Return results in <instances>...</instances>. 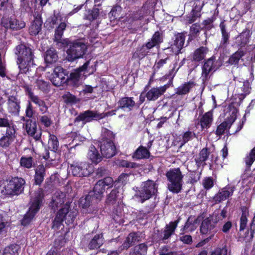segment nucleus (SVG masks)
Wrapping results in <instances>:
<instances>
[{"label": "nucleus", "mask_w": 255, "mask_h": 255, "mask_svg": "<svg viewBox=\"0 0 255 255\" xmlns=\"http://www.w3.org/2000/svg\"><path fill=\"white\" fill-rule=\"evenodd\" d=\"M15 54L17 56V63L20 72L26 73L30 71L34 66V55L32 50L24 44H20L15 47Z\"/></svg>", "instance_id": "obj_1"}, {"label": "nucleus", "mask_w": 255, "mask_h": 255, "mask_svg": "<svg viewBox=\"0 0 255 255\" xmlns=\"http://www.w3.org/2000/svg\"><path fill=\"white\" fill-rule=\"evenodd\" d=\"M43 198V191L41 188L38 187L31 191L29 210L24 215L21 223H28L32 220L42 204Z\"/></svg>", "instance_id": "obj_2"}, {"label": "nucleus", "mask_w": 255, "mask_h": 255, "mask_svg": "<svg viewBox=\"0 0 255 255\" xmlns=\"http://www.w3.org/2000/svg\"><path fill=\"white\" fill-rule=\"evenodd\" d=\"M114 134L111 130L103 128L102 131V138L100 141V147L102 156L111 158L116 153V147L113 141Z\"/></svg>", "instance_id": "obj_3"}, {"label": "nucleus", "mask_w": 255, "mask_h": 255, "mask_svg": "<svg viewBox=\"0 0 255 255\" xmlns=\"http://www.w3.org/2000/svg\"><path fill=\"white\" fill-rule=\"evenodd\" d=\"M168 181V189L173 193H178L181 192L183 183V175L179 168L169 169L166 173Z\"/></svg>", "instance_id": "obj_4"}, {"label": "nucleus", "mask_w": 255, "mask_h": 255, "mask_svg": "<svg viewBox=\"0 0 255 255\" xmlns=\"http://www.w3.org/2000/svg\"><path fill=\"white\" fill-rule=\"evenodd\" d=\"M157 189L158 185L155 181L148 180L142 183L140 189L135 196L143 203L154 195L157 192Z\"/></svg>", "instance_id": "obj_5"}, {"label": "nucleus", "mask_w": 255, "mask_h": 255, "mask_svg": "<svg viewBox=\"0 0 255 255\" xmlns=\"http://www.w3.org/2000/svg\"><path fill=\"white\" fill-rule=\"evenodd\" d=\"M92 171V166L86 161L74 162L69 167V171H71L74 176H87L90 175Z\"/></svg>", "instance_id": "obj_6"}, {"label": "nucleus", "mask_w": 255, "mask_h": 255, "mask_svg": "<svg viewBox=\"0 0 255 255\" xmlns=\"http://www.w3.org/2000/svg\"><path fill=\"white\" fill-rule=\"evenodd\" d=\"M25 180L22 178L15 177L9 181L3 192L8 195H17L23 191Z\"/></svg>", "instance_id": "obj_7"}, {"label": "nucleus", "mask_w": 255, "mask_h": 255, "mask_svg": "<svg viewBox=\"0 0 255 255\" xmlns=\"http://www.w3.org/2000/svg\"><path fill=\"white\" fill-rule=\"evenodd\" d=\"M87 49L85 43L80 41L71 43L67 49V58L70 61L81 57Z\"/></svg>", "instance_id": "obj_8"}, {"label": "nucleus", "mask_w": 255, "mask_h": 255, "mask_svg": "<svg viewBox=\"0 0 255 255\" xmlns=\"http://www.w3.org/2000/svg\"><path fill=\"white\" fill-rule=\"evenodd\" d=\"M76 214L75 212H69L68 206H65L57 213L53 223H71L74 221Z\"/></svg>", "instance_id": "obj_9"}, {"label": "nucleus", "mask_w": 255, "mask_h": 255, "mask_svg": "<svg viewBox=\"0 0 255 255\" xmlns=\"http://www.w3.org/2000/svg\"><path fill=\"white\" fill-rule=\"evenodd\" d=\"M237 113V110L236 109L232 108L230 110L229 114L230 117L217 127L216 134L218 135L223 134L227 129L230 128L231 125L236 119Z\"/></svg>", "instance_id": "obj_10"}, {"label": "nucleus", "mask_w": 255, "mask_h": 255, "mask_svg": "<svg viewBox=\"0 0 255 255\" xmlns=\"http://www.w3.org/2000/svg\"><path fill=\"white\" fill-rule=\"evenodd\" d=\"M22 120L25 121L23 127L28 135L33 137L35 140H38L41 138V132L37 129V125L35 121L30 119L25 120L24 117Z\"/></svg>", "instance_id": "obj_11"}, {"label": "nucleus", "mask_w": 255, "mask_h": 255, "mask_svg": "<svg viewBox=\"0 0 255 255\" xmlns=\"http://www.w3.org/2000/svg\"><path fill=\"white\" fill-rule=\"evenodd\" d=\"M1 22L5 28H10L15 30L21 29L25 26V23L23 21L14 18L3 17Z\"/></svg>", "instance_id": "obj_12"}, {"label": "nucleus", "mask_w": 255, "mask_h": 255, "mask_svg": "<svg viewBox=\"0 0 255 255\" xmlns=\"http://www.w3.org/2000/svg\"><path fill=\"white\" fill-rule=\"evenodd\" d=\"M103 116L102 114L97 113L96 112L87 110L81 113L75 119L76 121H82L84 124L90 122L93 120L102 119Z\"/></svg>", "instance_id": "obj_13"}, {"label": "nucleus", "mask_w": 255, "mask_h": 255, "mask_svg": "<svg viewBox=\"0 0 255 255\" xmlns=\"http://www.w3.org/2000/svg\"><path fill=\"white\" fill-rule=\"evenodd\" d=\"M255 230V224H240L239 234L241 238H244L246 242L253 238Z\"/></svg>", "instance_id": "obj_14"}, {"label": "nucleus", "mask_w": 255, "mask_h": 255, "mask_svg": "<svg viewBox=\"0 0 255 255\" xmlns=\"http://www.w3.org/2000/svg\"><path fill=\"white\" fill-rule=\"evenodd\" d=\"M15 133V128H8L5 135L0 138V147L4 148L8 147L14 139Z\"/></svg>", "instance_id": "obj_15"}, {"label": "nucleus", "mask_w": 255, "mask_h": 255, "mask_svg": "<svg viewBox=\"0 0 255 255\" xmlns=\"http://www.w3.org/2000/svg\"><path fill=\"white\" fill-rule=\"evenodd\" d=\"M234 191V187H226L214 196L213 200L216 203L221 202L232 196Z\"/></svg>", "instance_id": "obj_16"}, {"label": "nucleus", "mask_w": 255, "mask_h": 255, "mask_svg": "<svg viewBox=\"0 0 255 255\" xmlns=\"http://www.w3.org/2000/svg\"><path fill=\"white\" fill-rule=\"evenodd\" d=\"M214 59L213 58H209L204 63L202 68V80L206 81L209 77L210 72L215 71L216 69L214 63Z\"/></svg>", "instance_id": "obj_17"}, {"label": "nucleus", "mask_w": 255, "mask_h": 255, "mask_svg": "<svg viewBox=\"0 0 255 255\" xmlns=\"http://www.w3.org/2000/svg\"><path fill=\"white\" fill-rule=\"evenodd\" d=\"M167 87L168 86L165 85L158 88H152L146 94V97L149 101H155L163 94Z\"/></svg>", "instance_id": "obj_18"}, {"label": "nucleus", "mask_w": 255, "mask_h": 255, "mask_svg": "<svg viewBox=\"0 0 255 255\" xmlns=\"http://www.w3.org/2000/svg\"><path fill=\"white\" fill-rule=\"evenodd\" d=\"M135 106V103L131 97H124L118 102V109H121L125 112L131 111Z\"/></svg>", "instance_id": "obj_19"}, {"label": "nucleus", "mask_w": 255, "mask_h": 255, "mask_svg": "<svg viewBox=\"0 0 255 255\" xmlns=\"http://www.w3.org/2000/svg\"><path fill=\"white\" fill-rule=\"evenodd\" d=\"M20 101L16 96H9L8 97L7 105L9 112L17 114L20 109Z\"/></svg>", "instance_id": "obj_20"}, {"label": "nucleus", "mask_w": 255, "mask_h": 255, "mask_svg": "<svg viewBox=\"0 0 255 255\" xmlns=\"http://www.w3.org/2000/svg\"><path fill=\"white\" fill-rule=\"evenodd\" d=\"M101 183V182L98 181L95 184L93 191L89 192L92 197L96 199V203L101 200L106 189V188L103 186Z\"/></svg>", "instance_id": "obj_21"}, {"label": "nucleus", "mask_w": 255, "mask_h": 255, "mask_svg": "<svg viewBox=\"0 0 255 255\" xmlns=\"http://www.w3.org/2000/svg\"><path fill=\"white\" fill-rule=\"evenodd\" d=\"M28 96L31 101L36 105L41 112L44 113L47 110V107L45 102L38 96L35 95L31 91H28Z\"/></svg>", "instance_id": "obj_22"}, {"label": "nucleus", "mask_w": 255, "mask_h": 255, "mask_svg": "<svg viewBox=\"0 0 255 255\" xmlns=\"http://www.w3.org/2000/svg\"><path fill=\"white\" fill-rule=\"evenodd\" d=\"M139 237L135 233H131L126 238V239L122 246L119 248V250L122 251L125 249H128L130 246L134 245L135 243L139 241Z\"/></svg>", "instance_id": "obj_23"}, {"label": "nucleus", "mask_w": 255, "mask_h": 255, "mask_svg": "<svg viewBox=\"0 0 255 255\" xmlns=\"http://www.w3.org/2000/svg\"><path fill=\"white\" fill-rule=\"evenodd\" d=\"M87 156L89 160L96 164L100 162L103 159V156L99 153L98 150L94 146L90 147Z\"/></svg>", "instance_id": "obj_24"}, {"label": "nucleus", "mask_w": 255, "mask_h": 255, "mask_svg": "<svg viewBox=\"0 0 255 255\" xmlns=\"http://www.w3.org/2000/svg\"><path fill=\"white\" fill-rule=\"evenodd\" d=\"M209 50L206 47H201L193 52L192 55V60L195 62H199L203 60L208 53Z\"/></svg>", "instance_id": "obj_25"}, {"label": "nucleus", "mask_w": 255, "mask_h": 255, "mask_svg": "<svg viewBox=\"0 0 255 255\" xmlns=\"http://www.w3.org/2000/svg\"><path fill=\"white\" fill-rule=\"evenodd\" d=\"M162 37L161 33L158 31H156L153 35L150 41L145 44V46L143 47L142 49L145 47L148 49H150L152 47L158 45L162 42Z\"/></svg>", "instance_id": "obj_26"}, {"label": "nucleus", "mask_w": 255, "mask_h": 255, "mask_svg": "<svg viewBox=\"0 0 255 255\" xmlns=\"http://www.w3.org/2000/svg\"><path fill=\"white\" fill-rule=\"evenodd\" d=\"M213 121V113L209 111L206 113L201 118L200 122L202 129L208 128L211 125Z\"/></svg>", "instance_id": "obj_27"}, {"label": "nucleus", "mask_w": 255, "mask_h": 255, "mask_svg": "<svg viewBox=\"0 0 255 255\" xmlns=\"http://www.w3.org/2000/svg\"><path fill=\"white\" fill-rule=\"evenodd\" d=\"M34 180L36 185H40L44 180L45 170L43 165H38L35 170Z\"/></svg>", "instance_id": "obj_28"}, {"label": "nucleus", "mask_w": 255, "mask_h": 255, "mask_svg": "<svg viewBox=\"0 0 255 255\" xmlns=\"http://www.w3.org/2000/svg\"><path fill=\"white\" fill-rule=\"evenodd\" d=\"M150 152L145 147L140 146L134 152L132 157L137 159L148 158L149 157Z\"/></svg>", "instance_id": "obj_29"}, {"label": "nucleus", "mask_w": 255, "mask_h": 255, "mask_svg": "<svg viewBox=\"0 0 255 255\" xmlns=\"http://www.w3.org/2000/svg\"><path fill=\"white\" fill-rule=\"evenodd\" d=\"M42 22L40 18L36 17L31 23L29 27V33L31 35H36L41 30Z\"/></svg>", "instance_id": "obj_30"}, {"label": "nucleus", "mask_w": 255, "mask_h": 255, "mask_svg": "<svg viewBox=\"0 0 255 255\" xmlns=\"http://www.w3.org/2000/svg\"><path fill=\"white\" fill-rule=\"evenodd\" d=\"M104 242L102 234L97 235L90 242L89 248L91 250L98 249L104 244Z\"/></svg>", "instance_id": "obj_31"}, {"label": "nucleus", "mask_w": 255, "mask_h": 255, "mask_svg": "<svg viewBox=\"0 0 255 255\" xmlns=\"http://www.w3.org/2000/svg\"><path fill=\"white\" fill-rule=\"evenodd\" d=\"M66 26V24L65 23L61 22L55 30L54 39L55 41L58 43H61L62 44L67 43V41L66 40H62L61 39L63 31L65 29Z\"/></svg>", "instance_id": "obj_32"}, {"label": "nucleus", "mask_w": 255, "mask_h": 255, "mask_svg": "<svg viewBox=\"0 0 255 255\" xmlns=\"http://www.w3.org/2000/svg\"><path fill=\"white\" fill-rule=\"evenodd\" d=\"M246 53V50L240 48L229 58V63L232 65H237L240 59Z\"/></svg>", "instance_id": "obj_33"}, {"label": "nucleus", "mask_w": 255, "mask_h": 255, "mask_svg": "<svg viewBox=\"0 0 255 255\" xmlns=\"http://www.w3.org/2000/svg\"><path fill=\"white\" fill-rule=\"evenodd\" d=\"M195 86L192 81L185 83L179 86L176 90V93L178 95H185L187 94L190 90Z\"/></svg>", "instance_id": "obj_34"}, {"label": "nucleus", "mask_w": 255, "mask_h": 255, "mask_svg": "<svg viewBox=\"0 0 255 255\" xmlns=\"http://www.w3.org/2000/svg\"><path fill=\"white\" fill-rule=\"evenodd\" d=\"M209 155V151L207 148H203L199 154L198 157L195 159L196 164L198 166L205 164V161L207 160Z\"/></svg>", "instance_id": "obj_35"}, {"label": "nucleus", "mask_w": 255, "mask_h": 255, "mask_svg": "<svg viewBox=\"0 0 255 255\" xmlns=\"http://www.w3.org/2000/svg\"><path fill=\"white\" fill-rule=\"evenodd\" d=\"M185 38V36L183 33H178L176 35L173 46L176 47V49L175 48V50L176 52H179L182 48L184 44Z\"/></svg>", "instance_id": "obj_36"}, {"label": "nucleus", "mask_w": 255, "mask_h": 255, "mask_svg": "<svg viewBox=\"0 0 255 255\" xmlns=\"http://www.w3.org/2000/svg\"><path fill=\"white\" fill-rule=\"evenodd\" d=\"M58 56L56 51L53 49H49L45 52L44 59L47 63H52L57 61Z\"/></svg>", "instance_id": "obj_37"}, {"label": "nucleus", "mask_w": 255, "mask_h": 255, "mask_svg": "<svg viewBox=\"0 0 255 255\" xmlns=\"http://www.w3.org/2000/svg\"><path fill=\"white\" fill-rule=\"evenodd\" d=\"M48 147L51 150L55 152L59 147V142L57 137L49 133Z\"/></svg>", "instance_id": "obj_38"}, {"label": "nucleus", "mask_w": 255, "mask_h": 255, "mask_svg": "<svg viewBox=\"0 0 255 255\" xmlns=\"http://www.w3.org/2000/svg\"><path fill=\"white\" fill-rule=\"evenodd\" d=\"M89 61L86 62L82 67L75 70L73 72L70 74V78L72 80L78 81L81 76L82 75V72L85 71L89 65Z\"/></svg>", "instance_id": "obj_39"}, {"label": "nucleus", "mask_w": 255, "mask_h": 255, "mask_svg": "<svg viewBox=\"0 0 255 255\" xmlns=\"http://www.w3.org/2000/svg\"><path fill=\"white\" fill-rule=\"evenodd\" d=\"M244 160L247 166L246 171L247 172L250 170V167L255 160V147L247 154Z\"/></svg>", "instance_id": "obj_40"}, {"label": "nucleus", "mask_w": 255, "mask_h": 255, "mask_svg": "<svg viewBox=\"0 0 255 255\" xmlns=\"http://www.w3.org/2000/svg\"><path fill=\"white\" fill-rule=\"evenodd\" d=\"M94 198L92 197L91 194H89L85 196L80 198L79 201V206L83 209L89 207L91 203Z\"/></svg>", "instance_id": "obj_41"}, {"label": "nucleus", "mask_w": 255, "mask_h": 255, "mask_svg": "<svg viewBox=\"0 0 255 255\" xmlns=\"http://www.w3.org/2000/svg\"><path fill=\"white\" fill-rule=\"evenodd\" d=\"M201 10V7H195L192 10V14L190 16H188L187 19V21L189 23H192L194 22L197 17H199L201 16L200 11Z\"/></svg>", "instance_id": "obj_42"}, {"label": "nucleus", "mask_w": 255, "mask_h": 255, "mask_svg": "<svg viewBox=\"0 0 255 255\" xmlns=\"http://www.w3.org/2000/svg\"><path fill=\"white\" fill-rule=\"evenodd\" d=\"M249 38V34L245 32H243L237 37V43L239 46H244L248 42Z\"/></svg>", "instance_id": "obj_43"}, {"label": "nucleus", "mask_w": 255, "mask_h": 255, "mask_svg": "<svg viewBox=\"0 0 255 255\" xmlns=\"http://www.w3.org/2000/svg\"><path fill=\"white\" fill-rule=\"evenodd\" d=\"M119 196V191L117 190H113L108 195L106 202L109 205H113L115 203L118 197Z\"/></svg>", "instance_id": "obj_44"}, {"label": "nucleus", "mask_w": 255, "mask_h": 255, "mask_svg": "<svg viewBox=\"0 0 255 255\" xmlns=\"http://www.w3.org/2000/svg\"><path fill=\"white\" fill-rule=\"evenodd\" d=\"M17 246L10 245L3 250L1 255H16L17 253Z\"/></svg>", "instance_id": "obj_45"}, {"label": "nucleus", "mask_w": 255, "mask_h": 255, "mask_svg": "<svg viewBox=\"0 0 255 255\" xmlns=\"http://www.w3.org/2000/svg\"><path fill=\"white\" fill-rule=\"evenodd\" d=\"M116 164L119 166L127 168H134L137 166L136 163L128 162L125 160H117L116 161Z\"/></svg>", "instance_id": "obj_46"}, {"label": "nucleus", "mask_w": 255, "mask_h": 255, "mask_svg": "<svg viewBox=\"0 0 255 255\" xmlns=\"http://www.w3.org/2000/svg\"><path fill=\"white\" fill-rule=\"evenodd\" d=\"M95 6L92 10L88 11V13L85 15V18L92 21L97 18L99 13V9L95 5Z\"/></svg>", "instance_id": "obj_47"}, {"label": "nucleus", "mask_w": 255, "mask_h": 255, "mask_svg": "<svg viewBox=\"0 0 255 255\" xmlns=\"http://www.w3.org/2000/svg\"><path fill=\"white\" fill-rule=\"evenodd\" d=\"M54 75H56L63 80V81L66 82L67 78H66V74L61 66H57L55 68L53 71Z\"/></svg>", "instance_id": "obj_48"}, {"label": "nucleus", "mask_w": 255, "mask_h": 255, "mask_svg": "<svg viewBox=\"0 0 255 255\" xmlns=\"http://www.w3.org/2000/svg\"><path fill=\"white\" fill-rule=\"evenodd\" d=\"M201 173L197 171H192L189 174L188 182L193 184L198 181L200 178Z\"/></svg>", "instance_id": "obj_49"}, {"label": "nucleus", "mask_w": 255, "mask_h": 255, "mask_svg": "<svg viewBox=\"0 0 255 255\" xmlns=\"http://www.w3.org/2000/svg\"><path fill=\"white\" fill-rule=\"evenodd\" d=\"M33 160L31 157H22L20 159V165L27 168L32 166Z\"/></svg>", "instance_id": "obj_50"}, {"label": "nucleus", "mask_w": 255, "mask_h": 255, "mask_svg": "<svg viewBox=\"0 0 255 255\" xmlns=\"http://www.w3.org/2000/svg\"><path fill=\"white\" fill-rule=\"evenodd\" d=\"M177 224H167L164 234V239H168L174 232Z\"/></svg>", "instance_id": "obj_51"}, {"label": "nucleus", "mask_w": 255, "mask_h": 255, "mask_svg": "<svg viewBox=\"0 0 255 255\" xmlns=\"http://www.w3.org/2000/svg\"><path fill=\"white\" fill-rule=\"evenodd\" d=\"M222 33V40L220 42V47L223 48L226 47L227 45L229 43V39L230 37V34L228 32H224Z\"/></svg>", "instance_id": "obj_52"}, {"label": "nucleus", "mask_w": 255, "mask_h": 255, "mask_svg": "<svg viewBox=\"0 0 255 255\" xmlns=\"http://www.w3.org/2000/svg\"><path fill=\"white\" fill-rule=\"evenodd\" d=\"M147 248V246L145 244H141L135 248L134 252L138 255H145Z\"/></svg>", "instance_id": "obj_53"}, {"label": "nucleus", "mask_w": 255, "mask_h": 255, "mask_svg": "<svg viewBox=\"0 0 255 255\" xmlns=\"http://www.w3.org/2000/svg\"><path fill=\"white\" fill-rule=\"evenodd\" d=\"M196 134L191 131H187L184 133L182 138V145L187 142L191 140L193 137L195 136Z\"/></svg>", "instance_id": "obj_54"}, {"label": "nucleus", "mask_w": 255, "mask_h": 255, "mask_svg": "<svg viewBox=\"0 0 255 255\" xmlns=\"http://www.w3.org/2000/svg\"><path fill=\"white\" fill-rule=\"evenodd\" d=\"M0 127L6 128V130L10 128H14L12 124L7 118H0Z\"/></svg>", "instance_id": "obj_55"}, {"label": "nucleus", "mask_w": 255, "mask_h": 255, "mask_svg": "<svg viewBox=\"0 0 255 255\" xmlns=\"http://www.w3.org/2000/svg\"><path fill=\"white\" fill-rule=\"evenodd\" d=\"M202 184L206 190L211 189L214 185V181L211 177H206L203 180Z\"/></svg>", "instance_id": "obj_56"}, {"label": "nucleus", "mask_w": 255, "mask_h": 255, "mask_svg": "<svg viewBox=\"0 0 255 255\" xmlns=\"http://www.w3.org/2000/svg\"><path fill=\"white\" fill-rule=\"evenodd\" d=\"M62 196L63 197V195H62ZM64 201L63 200V198H58L54 197L52 199V202L51 203V206L53 208L58 207L59 206H60L61 205H62L64 203Z\"/></svg>", "instance_id": "obj_57"}, {"label": "nucleus", "mask_w": 255, "mask_h": 255, "mask_svg": "<svg viewBox=\"0 0 255 255\" xmlns=\"http://www.w3.org/2000/svg\"><path fill=\"white\" fill-rule=\"evenodd\" d=\"M63 98L67 103H76L77 101L76 97L69 92L66 93L63 96Z\"/></svg>", "instance_id": "obj_58"}, {"label": "nucleus", "mask_w": 255, "mask_h": 255, "mask_svg": "<svg viewBox=\"0 0 255 255\" xmlns=\"http://www.w3.org/2000/svg\"><path fill=\"white\" fill-rule=\"evenodd\" d=\"M51 81L54 85L57 87L60 86L63 84L66 83V82L63 81V80L60 78L58 77L56 75H54L53 74Z\"/></svg>", "instance_id": "obj_59"}, {"label": "nucleus", "mask_w": 255, "mask_h": 255, "mask_svg": "<svg viewBox=\"0 0 255 255\" xmlns=\"http://www.w3.org/2000/svg\"><path fill=\"white\" fill-rule=\"evenodd\" d=\"M99 181L101 182L102 184H103V186L105 188L106 186L108 187V188L110 187L112 185L113 183V180L110 177H106L104 179L100 180Z\"/></svg>", "instance_id": "obj_60"}, {"label": "nucleus", "mask_w": 255, "mask_h": 255, "mask_svg": "<svg viewBox=\"0 0 255 255\" xmlns=\"http://www.w3.org/2000/svg\"><path fill=\"white\" fill-rule=\"evenodd\" d=\"M26 116L28 118H31L33 115V110L30 102H28L25 110Z\"/></svg>", "instance_id": "obj_61"}, {"label": "nucleus", "mask_w": 255, "mask_h": 255, "mask_svg": "<svg viewBox=\"0 0 255 255\" xmlns=\"http://www.w3.org/2000/svg\"><path fill=\"white\" fill-rule=\"evenodd\" d=\"M249 211L246 208H243L242 214L241 217V223H246L248 221L249 217Z\"/></svg>", "instance_id": "obj_62"}, {"label": "nucleus", "mask_w": 255, "mask_h": 255, "mask_svg": "<svg viewBox=\"0 0 255 255\" xmlns=\"http://www.w3.org/2000/svg\"><path fill=\"white\" fill-rule=\"evenodd\" d=\"M212 22L213 21L210 18L205 20L202 23V24L204 25L202 27V29L207 30L211 29L213 27Z\"/></svg>", "instance_id": "obj_63"}, {"label": "nucleus", "mask_w": 255, "mask_h": 255, "mask_svg": "<svg viewBox=\"0 0 255 255\" xmlns=\"http://www.w3.org/2000/svg\"><path fill=\"white\" fill-rule=\"evenodd\" d=\"M227 249L226 248L217 249L210 255H227Z\"/></svg>", "instance_id": "obj_64"}]
</instances>
